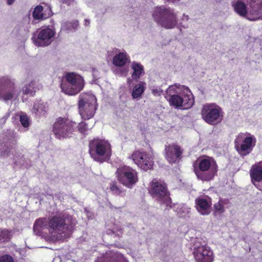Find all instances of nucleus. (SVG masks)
Returning <instances> with one entry per match:
<instances>
[{
  "label": "nucleus",
  "instance_id": "79ce46f5",
  "mask_svg": "<svg viewBox=\"0 0 262 262\" xmlns=\"http://www.w3.org/2000/svg\"><path fill=\"white\" fill-rule=\"evenodd\" d=\"M75 0H64V2L66 4L68 5H71L73 2H74Z\"/></svg>",
  "mask_w": 262,
  "mask_h": 262
},
{
  "label": "nucleus",
  "instance_id": "bb28decb",
  "mask_svg": "<svg viewBox=\"0 0 262 262\" xmlns=\"http://www.w3.org/2000/svg\"><path fill=\"white\" fill-rule=\"evenodd\" d=\"M37 88L36 87V82L32 81L27 84L23 89V93L25 94L33 95Z\"/></svg>",
  "mask_w": 262,
  "mask_h": 262
},
{
  "label": "nucleus",
  "instance_id": "412c9836",
  "mask_svg": "<svg viewBox=\"0 0 262 262\" xmlns=\"http://www.w3.org/2000/svg\"><path fill=\"white\" fill-rule=\"evenodd\" d=\"M229 206V201L226 199H220L213 206V213L214 215L223 214L226 208Z\"/></svg>",
  "mask_w": 262,
  "mask_h": 262
},
{
  "label": "nucleus",
  "instance_id": "72a5a7b5",
  "mask_svg": "<svg viewBox=\"0 0 262 262\" xmlns=\"http://www.w3.org/2000/svg\"><path fill=\"white\" fill-rule=\"evenodd\" d=\"M87 129V124L85 122H81L79 124L78 126V130L80 133L85 134Z\"/></svg>",
  "mask_w": 262,
  "mask_h": 262
},
{
  "label": "nucleus",
  "instance_id": "c03bdc74",
  "mask_svg": "<svg viewBox=\"0 0 262 262\" xmlns=\"http://www.w3.org/2000/svg\"><path fill=\"white\" fill-rule=\"evenodd\" d=\"M15 0H7V3L8 5H10L12 4Z\"/></svg>",
  "mask_w": 262,
  "mask_h": 262
},
{
  "label": "nucleus",
  "instance_id": "6ab92c4d",
  "mask_svg": "<svg viewBox=\"0 0 262 262\" xmlns=\"http://www.w3.org/2000/svg\"><path fill=\"white\" fill-rule=\"evenodd\" d=\"M195 207L198 211L203 215H207L211 212V199L208 196H203L195 199Z\"/></svg>",
  "mask_w": 262,
  "mask_h": 262
},
{
  "label": "nucleus",
  "instance_id": "aec40b11",
  "mask_svg": "<svg viewBox=\"0 0 262 262\" xmlns=\"http://www.w3.org/2000/svg\"><path fill=\"white\" fill-rule=\"evenodd\" d=\"M129 62V57L125 52H118L113 59V64L118 67H123Z\"/></svg>",
  "mask_w": 262,
  "mask_h": 262
},
{
  "label": "nucleus",
  "instance_id": "4be33fe9",
  "mask_svg": "<svg viewBox=\"0 0 262 262\" xmlns=\"http://www.w3.org/2000/svg\"><path fill=\"white\" fill-rule=\"evenodd\" d=\"M250 176L253 184L260 180L262 179V167L257 163L253 165L250 170Z\"/></svg>",
  "mask_w": 262,
  "mask_h": 262
},
{
  "label": "nucleus",
  "instance_id": "5701e85b",
  "mask_svg": "<svg viewBox=\"0 0 262 262\" xmlns=\"http://www.w3.org/2000/svg\"><path fill=\"white\" fill-rule=\"evenodd\" d=\"M131 68L133 70L132 75L133 79L138 80L144 73L143 66L140 63L135 61L133 62L132 64Z\"/></svg>",
  "mask_w": 262,
  "mask_h": 262
},
{
  "label": "nucleus",
  "instance_id": "f704fd0d",
  "mask_svg": "<svg viewBox=\"0 0 262 262\" xmlns=\"http://www.w3.org/2000/svg\"><path fill=\"white\" fill-rule=\"evenodd\" d=\"M150 90H151L152 94L154 96H160L163 92V91L162 90V89L161 88H158V87L152 86L150 88Z\"/></svg>",
  "mask_w": 262,
  "mask_h": 262
},
{
  "label": "nucleus",
  "instance_id": "7c9ffc66",
  "mask_svg": "<svg viewBox=\"0 0 262 262\" xmlns=\"http://www.w3.org/2000/svg\"><path fill=\"white\" fill-rule=\"evenodd\" d=\"M11 148L9 147H3L2 144L0 145L1 156L3 157H7L9 156L11 151Z\"/></svg>",
  "mask_w": 262,
  "mask_h": 262
},
{
  "label": "nucleus",
  "instance_id": "c756f323",
  "mask_svg": "<svg viewBox=\"0 0 262 262\" xmlns=\"http://www.w3.org/2000/svg\"><path fill=\"white\" fill-rule=\"evenodd\" d=\"M10 239V234L8 230L0 229V242L8 241Z\"/></svg>",
  "mask_w": 262,
  "mask_h": 262
},
{
  "label": "nucleus",
  "instance_id": "393cba45",
  "mask_svg": "<svg viewBox=\"0 0 262 262\" xmlns=\"http://www.w3.org/2000/svg\"><path fill=\"white\" fill-rule=\"evenodd\" d=\"M146 88V83L143 81H140L139 83L136 84L132 91V95L134 99L140 97L144 93Z\"/></svg>",
  "mask_w": 262,
  "mask_h": 262
},
{
  "label": "nucleus",
  "instance_id": "473e14b6",
  "mask_svg": "<svg viewBox=\"0 0 262 262\" xmlns=\"http://www.w3.org/2000/svg\"><path fill=\"white\" fill-rule=\"evenodd\" d=\"M0 262H14L13 258L8 254L0 256Z\"/></svg>",
  "mask_w": 262,
  "mask_h": 262
},
{
  "label": "nucleus",
  "instance_id": "ea45409f",
  "mask_svg": "<svg viewBox=\"0 0 262 262\" xmlns=\"http://www.w3.org/2000/svg\"><path fill=\"white\" fill-rule=\"evenodd\" d=\"M189 16L187 15L183 14L182 18V20L183 21H187L189 20Z\"/></svg>",
  "mask_w": 262,
  "mask_h": 262
},
{
  "label": "nucleus",
  "instance_id": "4c0bfd02",
  "mask_svg": "<svg viewBox=\"0 0 262 262\" xmlns=\"http://www.w3.org/2000/svg\"><path fill=\"white\" fill-rule=\"evenodd\" d=\"M111 189L116 194H119L120 193L119 188L115 184H113L111 186Z\"/></svg>",
  "mask_w": 262,
  "mask_h": 262
},
{
  "label": "nucleus",
  "instance_id": "58836bf2",
  "mask_svg": "<svg viewBox=\"0 0 262 262\" xmlns=\"http://www.w3.org/2000/svg\"><path fill=\"white\" fill-rule=\"evenodd\" d=\"M128 72V69L127 68H123L120 71V75L125 76L127 75V73Z\"/></svg>",
  "mask_w": 262,
  "mask_h": 262
},
{
  "label": "nucleus",
  "instance_id": "49530a36",
  "mask_svg": "<svg viewBox=\"0 0 262 262\" xmlns=\"http://www.w3.org/2000/svg\"><path fill=\"white\" fill-rule=\"evenodd\" d=\"M258 164H259L262 167V161L257 163Z\"/></svg>",
  "mask_w": 262,
  "mask_h": 262
},
{
  "label": "nucleus",
  "instance_id": "b1692460",
  "mask_svg": "<svg viewBox=\"0 0 262 262\" xmlns=\"http://www.w3.org/2000/svg\"><path fill=\"white\" fill-rule=\"evenodd\" d=\"M48 229V220L45 218H40L36 220L34 224L33 229L36 234H39L42 229Z\"/></svg>",
  "mask_w": 262,
  "mask_h": 262
},
{
  "label": "nucleus",
  "instance_id": "4468645a",
  "mask_svg": "<svg viewBox=\"0 0 262 262\" xmlns=\"http://www.w3.org/2000/svg\"><path fill=\"white\" fill-rule=\"evenodd\" d=\"M117 180L124 186L132 188L138 181V172L127 166L120 167L116 172Z\"/></svg>",
  "mask_w": 262,
  "mask_h": 262
},
{
  "label": "nucleus",
  "instance_id": "a18cd8bd",
  "mask_svg": "<svg viewBox=\"0 0 262 262\" xmlns=\"http://www.w3.org/2000/svg\"><path fill=\"white\" fill-rule=\"evenodd\" d=\"M169 2H172V3H174L175 2H177V1H179L180 0H167Z\"/></svg>",
  "mask_w": 262,
  "mask_h": 262
},
{
  "label": "nucleus",
  "instance_id": "e433bc0d",
  "mask_svg": "<svg viewBox=\"0 0 262 262\" xmlns=\"http://www.w3.org/2000/svg\"><path fill=\"white\" fill-rule=\"evenodd\" d=\"M253 185L257 189L262 191V179L254 183Z\"/></svg>",
  "mask_w": 262,
  "mask_h": 262
},
{
  "label": "nucleus",
  "instance_id": "c9c22d12",
  "mask_svg": "<svg viewBox=\"0 0 262 262\" xmlns=\"http://www.w3.org/2000/svg\"><path fill=\"white\" fill-rule=\"evenodd\" d=\"M67 25H69L68 26V29L71 30L72 29H76L79 26V22L78 20H75L72 22H70L67 24Z\"/></svg>",
  "mask_w": 262,
  "mask_h": 262
},
{
  "label": "nucleus",
  "instance_id": "37998d69",
  "mask_svg": "<svg viewBox=\"0 0 262 262\" xmlns=\"http://www.w3.org/2000/svg\"><path fill=\"white\" fill-rule=\"evenodd\" d=\"M180 27L183 28H187L188 27V25H183L182 23L180 24Z\"/></svg>",
  "mask_w": 262,
  "mask_h": 262
},
{
  "label": "nucleus",
  "instance_id": "0eeeda50",
  "mask_svg": "<svg viewBox=\"0 0 262 262\" xmlns=\"http://www.w3.org/2000/svg\"><path fill=\"white\" fill-rule=\"evenodd\" d=\"M96 98L95 95L89 93H82L79 96L78 102L79 112L84 120L92 118L97 108Z\"/></svg>",
  "mask_w": 262,
  "mask_h": 262
},
{
  "label": "nucleus",
  "instance_id": "f3484780",
  "mask_svg": "<svg viewBox=\"0 0 262 262\" xmlns=\"http://www.w3.org/2000/svg\"><path fill=\"white\" fill-rule=\"evenodd\" d=\"M129 158L140 168L144 171L151 169L153 166L154 162L152 156L146 152L136 150Z\"/></svg>",
  "mask_w": 262,
  "mask_h": 262
},
{
  "label": "nucleus",
  "instance_id": "f257e3e1",
  "mask_svg": "<svg viewBox=\"0 0 262 262\" xmlns=\"http://www.w3.org/2000/svg\"><path fill=\"white\" fill-rule=\"evenodd\" d=\"M166 93L165 98L170 105L176 108L188 109L194 104L193 95L187 86L176 83L170 85Z\"/></svg>",
  "mask_w": 262,
  "mask_h": 262
},
{
  "label": "nucleus",
  "instance_id": "a211bd4d",
  "mask_svg": "<svg viewBox=\"0 0 262 262\" xmlns=\"http://www.w3.org/2000/svg\"><path fill=\"white\" fill-rule=\"evenodd\" d=\"M182 154L180 147L176 144L165 146V157L169 163H175L179 161Z\"/></svg>",
  "mask_w": 262,
  "mask_h": 262
},
{
  "label": "nucleus",
  "instance_id": "9b49d317",
  "mask_svg": "<svg viewBox=\"0 0 262 262\" xmlns=\"http://www.w3.org/2000/svg\"><path fill=\"white\" fill-rule=\"evenodd\" d=\"M76 123L66 118L59 117L56 119L53 126V133L59 139L70 138L75 131Z\"/></svg>",
  "mask_w": 262,
  "mask_h": 262
},
{
  "label": "nucleus",
  "instance_id": "de8ad7c7",
  "mask_svg": "<svg viewBox=\"0 0 262 262\" xmlns=\"http://www.w3.org/2000/svg\"><path fill=\"white\" fill-rule=\"evenodd\" d=\"M118 49H115V52H117L118 51Z\"/></svg>",
  "mask_w": 262,
  "mask_h": 262
},
{
  "label": "nucleus",
  "instance_id": "a19ab883",
  "mask_svg": "<svg viewBox=\"0 0 262 262\" xmlns=\"http://www.w3.org/2000/svg\"><path fill=\"white\" fill-rule=\"evenodd\" d=\"M90 21L89 19H84V25L85 26H89L90 25Z\"/></svg>",
  "mask_w": 262,
  "mask_h": 262
},
{
  "label": "nucleus",
  "instance_id": "cd10ccee",
  "mask_svg": "<svg viewBox=\"0 0 262 262\" xmlns=\"http://www.w3.org/2000/svg\"><path fill=\"white\" fill-rule=\"evenodd\" d=\"M190 208L185 204L178 205L176 211L180 216H184L189 213Z\"/></svg>",
  "mask_w": 262,
  "mask_h": 262
},
{
  "label": "nucleus",
  "instance_id": "f03ea898",
  "mask_svg": "<svg viewBox=\"0 0 262 262\" xmlns=\"http://www.w3.org/2000/svg\"><path fill=\"white\" fill-rule=\"evenodd\" d=\"M76 224V220L70 215L59 214L48 218L49 232L57 239L69 234Z\"/></svg>",
  "mask_w": 262,
  "mask_h": 262
},
{
  "label": "nucleus",
  "instance_id": "9d476101",
  "mask_svg": "<svg viewBox=\"0 0 262 262\" xmlns=\"http://www.w3.org/2000/svg\"><path fill=\"white\" fill-rule=\"evenodd\" d=\"M202 119L208 124L214 125L220 123L223 117L222 109L215 103H206L201 108Z\"/></svg>",
  "mask_w": 262,
  "mask_h": 262
},
{
  "label": "nucleus",
  "instance_id": "6e6552de",
  "mask_svg": "<svg viewBox=\"0 0 262 262\" xmlns=\"http://www.w3.org/2000/svg\"><path fill=\"white\" fill-rule=\"evenodd\" d=\"M89 153L95 161L102 163L103 157L111 155V145L104 140L95 139L89 143Z\"/></svg>",
  "mask_w": 262,
  "mask_h": 262
},
{
  "label": "nucleus",
  "instance_id": "1a4fd4ad",
  "mask_svg": "<svg viewBox=\"0 0 262 262\" xmlns=\"http://www.w3.org/2000/svg\"><path fill=\"white\" fill-rule=\"evenodd\" d=\"M149 193L160 204L171 207V201L169 197L166 184L163 182L153 180L150 183Z\"/></svg>",
  "mask_w": 262,
  "mask_h": 262
},
{
  "label": "nucleus",
  "instance_id": "2f4dec72",
  "mask_svg": "<svg viewBox=\"0 0 262 262\" xmlns=\"http://www.w3.org/2000/svg\"><path fill=\"white\" fill-rule=\"evenodd\" d=\"M20 121L24 127H27L30 124L29 118L25 114L20 115Z\"/></svg>",
  "mask_w": 262,
  "mask_h": 262
},
{
  "label": "nucleus",
  "instance_id": "39448f33",
  "mask_svg": "<svg viewBox=\"0 0 262 262\" xmlns=\"http://www.w3.org/2000/svg\"><path fill=\"white\" fill-rule=\"evenodd\" d=\"M152 17L159 26L166 29H173L178 24L177 14L170 7L162 6L154 8Z\"/></svg>",
  "mask_w": 262,
  "mask_h": 262
},
{
  "label": "nucleus",
  "instance_id": "c85d7f7f",
  "mask_svg": "<svg viewBox=\"0 0 262 262\" xmlns=\"http://www.w3.org/2000/svg\"><path fill=\"white\" fill-rule=\"evenodd\" d=\"M43 7L41 6H37L33 12V16L35 19H42L46 17H43L42 13Z\"/></svg>",
  "mask_w": 262,
  "mask_h": 262
},
{
  "label": "nucleus",
  "instance_id": "ddd939ff",
  "mask_svg": "<svg viewBox=\"0 0 262 262\" xmlns=\"http://www.w3.org/2000/svg\"><path fill=\"white\" fill-rule=\"evenodd\" d=\"M192 254L195 262H212L214 258L210 248L200 238H196L193 243Z\"/></svg>",
  "mask_w": 262,
  "mask_h": 262
},
{
  "label": "nucleus",
  "instance_id": "f8f14e48",
  "mask_svg": "<svg viewBox=\"0 0 262 262\" xmlns=\"http://www.w3.org/2000/svg\"><path fill=\"white\" fill-rule=\"evenodd\" d=\"M256 142L253 135L248 133H240L235 139V148L240 155L245 156L252 151Z\"/></svg>",
  "mask_w": 262,
  "mask_h": 262
},
{
  "label": "nucleus",
  "instance_id": "7ed1b4c3",
  "mask_svg": "<svg viewBox=\"0 0 262 262\" xmlns=\"http://www.w3.org/2000/svg\"><path fill=\"white\" fill-rule=\"evenodd\" d=\"M248 8L245 3L241 0L232 2L235 12L239 16L250 20H256L262 18V0H248Z\"/></svg>",
  "mask_w": 262,
  "mask_h": 262
},
{
  "label": "nucleus",
  "instance_id": "20e7f679",
  "mask_svg": "<svg viewBox=\"0 0 262 262\" xmlns=\"http://www.w3.org/2000/svg\"><path fill=\"white\" fill-rule=\"evenodd\" d=\"M193 167L197 178L202 181L212 180L216 174L218 167L215 161L207 156L198 158Z\"/></svg>",
  "mask_w": 262,
  "mask_h": 262
},
{
  "label": "nucleus",
  "instance_id": "2eb2a0df",
  "mask_svg": "<svg viewBox=\"0 0 262 262\" xmlns=\"http://www.w3.org/2000/svg\"><path fill=\"white\" fill-rule=\"evenodd\" d=\"M19 91L15 86L14 80L8 77L0 78V99L5 101L16 98Z\"/></svg>",
  "mask_w": 262,
  "mask_h": 262
},
{
  "label": "nucleus",
  "instance_id": "423d86ee",
  "mask_svg": "<svg viewBox=\"0 0 262 262\" xmlns=\"http://www.w3.org/2000/svg\"><path fill=\"white\" fill-rule=\"evenodd\" d=\"M66 81L61 84L62 92L68 95H75L82 91L85 83L83 77L75 72L68 73L65 75Z\"/></svg>",
  "mask_w": 262,
  "mask_h": 262
},
{
  "label": "nucleus",
  "instance_id": "dca6fc26",
  "mask_svg": "<svg viewBox=\"0 0 262 262\" xmlns=\"http://www.w3.org/2000/svg\"><path fill=\"white\" fill-rule=\"evenodd\" d=\"M55 35V31L52 29L40 28L33 34L32 40L36 46L45 47L51 43Z\"/></svg>",
  "mask_w": 262,
  "mask_h": 262
},
{
  "label": "nucleus",
  "instance_id": "a878e982",
  "mask_svg": "<svg viewBox=\"0 0 262 262\" xmlns=\"http://www.w3.org/2000/svg\"><path fill=\"white\" fill-rule=\"evenodd\" d=\"M46 109V104L42 102L39 101L34 104L32 111L36 116L40 117L45 115Z\"/></svg>",
  "mask_w": 262,
  "mask_h": 262
}]
</instances>
